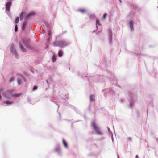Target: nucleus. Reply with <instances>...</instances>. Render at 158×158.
Wrapping results in <instances>:
<instances>
[{
	"mask_svg": "<svg viewBox=\"0 0 158 158\" xmlns=\"http://www.w3.org/2000/svg\"><path fill=\"white\" fill-rule=\"evenodd\" d=\"M24 15V13L23 12L21 13L20 16V20H22L23 18V16Z\"/></svg>",
	"mask_w": 158,
	"mask_h": 158,
	"instance_id": "f8f14e48",
	"label": "nucleus"
},
{
	"mask_svg": "<svg viewBox=\"0 0 158 158\" xmlns=\"http://www.w3.org/2000/svg\"><path fill=\"white\" fill-rule=\"evenodd\" d=\"M19 22V17H17L15 20V23H18Z\"/></svg>",
	"mask_w": 158,
	"mask_h": 158,
	"instance_id": "b1692460",
	"label": "nucleus"
},
{
	"mask_svg": "<svg viewBox=\"0 0 158 158\" xmlns=\"http://www.w3.org/2000/svg\"><path fill=\"white\" fill-rule=\"evenodd\" d=\"M19 48L21 50L24 52H26L27 51V50L26 48H24L22 45V43L21 42H19Z\"/></svg>",
	"mask_w": 158,
	"mask_h": 158,
	"instance_id": "20e7f679",
	"label": "nucleus"
},
{
	"mask_svg": "<svg viewBox=\"0 0 158 158\" xmlns=\"http://www.w3.org/2000/svg\"><path fill=\"white\" fill-rule=\"evenodd\" d=\"M17 76H19L20 77H21V78H23L24 80V81L25 82H26V79L25 78H24L23 77V76L21 74H20V73H17Z\"/></svg>",
	"mask_w": 158,
	"mask_h": 158,
	"instance_id": "ddd939ff",
	"label": "nucleus"
},
{
	"mask_svg": "<svg viewBox=\"0 0 158 158\" xmlns=\"http://www.w3.org/2000/svg\"><path fill=\"white\" fill-rule=\"evenodd\" d=\"M130 27L131 30L133 29V23L132 21H130L129 22Z\"/></svg>",
	"mask_w": 158,
	"mask_h": 158,
	"instance_id": "0eeeda50",
	"label": "nucleus"
},
{
	"mask_svg": "<svg viewBox=\"0 0 158 158\" xmlns=\"http://www.w3.org/2000/svg\"><path fill=\"white\" fill-rule=\"evenodd\" d=\"M14 92V90L13 89H11L10 90H7L6 91V94H11L12 93Z\"/></svg>",
	"mask_w": 158,
	"mask_h": 158,
	"instance_id": "6e6552de",
	"label": "nucleus"
},
{
	"mask_svg": "<svg viewBox=\"0 0 158 158\" xmlns=\"http://www.w3.org/2000/svg\"><path fill=\"white\" fill-rule=\"evenodd\" d=\"M35 14V13H30V14H29L28 15H27V17H26V18H28L29 17H30L33 15H34Z\"/></svg>",
	"mask_w": 158,
	"mask_h": 158,
	"instance_id": "2eb2a0df",
	"label": "nucleus"
},
{
	"mask_svg": "<svg viewBox=\"0 0 158 158\" xmlns=\"http://www.w3.org/2000/svg\"><path fill=\"white\" fill-rule=\"evenodd\" d=\"M60 35H57L56 36V39H58L60 38Z\"/></svg>",
	"mask_w": 158,
	"mask_h": 158,
	"instance_id": "c756f323",
	"label": "nucleus"
},
{
	"mask_svg": "<svg viewBox=\"0 0 158 158\" xmlns=\"http://www.w3.org/2000/svg\"><path fill=\"white\" fill-rule=\"evenodd\" d=\"M13 102L12 101H7L5 102L4 103L7 104H11L13 103Z\"/></svg>",
	"mask_w": 158,
	"mask_h": 158,
	"instance_id": "6ab92c4d",
	"label": "nucleus"
},
{
	"mask_svg": "<svg viewBox=\"0 0 158 158\" xmlns=\"http://www.w3.org/2000/svg\"><path fill=\"white\" fill-rule=\"evenodd\" d=\"M136 158H139V157L138 155H136Z\"/></svg>",
	"mask_w": 158,
	"mask_h": 158,
	"instance_id": "7c9ffc66",
	"label": "nucleus"
},
{
	"mask_svg": "<svg viewBox=\"0 0 158 158\" xmlns=\"http://www.w3.org/2000/svg\"><path fill=\"white\" fill-rule=\"evenodd\" d=\"M11 51L12 53L13 54H16V51H15L14 45L13 44H11L10 46Z\"/></svg>",
	"mask_w": 158,
	"mask_h": 158,
	"instance_id": "423d86ee",
	"label": "nucleus"
},
{
	"mask_svg": "<svg viewBox=\"0 0 158 158\" xmlns=\"http://www.w3.org/2000/svg\"><path fill=\"white\" fill-rule=\"evenodd\" d=\"M63 55V52L62 50H60L58 52V56L60 57H61Z\"/></svg>",
	"mask_w": 158,
	"mask_h": 158,
	"instance_id": "dca6fc26",
	"label": "nucleus"
},
{
	"mask_svg": "<svg viewBox=\"0 0 158 158\" xmlns=\"http://www.w3.org/2000/svg\"><path fill=\"white\" fill-rule=\"evenodd\" d=\"M44 23H45V25H46V26L47 27H48V26H49V24H48V23L47 22L45 21V22H44Z\"/></svg>",
	"mask_w": 158,
	"mask_h": 158,
	"instance_id": "cd10ccee",
	"label": "nucleus"
},
{
	"mask_svg": "<svg viewBox=\"0 0 158 158\" xmlns=\"http://www.w3.org/2000/svg\"><path fill=\"white\" fill-rule=\"evenodd\" d=\"M11 3L10 2H9L7 3L6 6V9L7 11H9L10 10V8Z\"/></svg>",
	"mask_w": 158,
	"mask_h": 158,
	"instance_id": "39448f33",
	"label": "nucleus"
},
{
	"mask_svg": "<svg viewBox=\"0 0 158 158\" xmlns=\"http://www.w3.org/2000/svg\"><path fill=\"white\" fill-rule=\"evenodd\" d=\"M107 14L106 13L103 16V19H106V17L107 16Z\"/></svg>",
	"mask_w": 158,
	"mask_h": 158,
	"instance_id": "5701e85b",
	"label": "nucleus"
},
{
	"mask_svg": "<svg viewBox=\"0 0 158 158\" xmlns=\"http://www.w3.org/2000/svg\"><path fill=\"white\" fill-rule=\"evenodd\" d=\"M52 44L54 47L63 48L67 46L68 45V43L62 40L54 42L52 43Z\"/></svg>",
	"mask_w": 158,
	"mask_h": 158,
	"instance_id": "f257e3e1",
	"label": "nucleus"
},
{
	"mask_svg": "<svg viewBox=\"0 0 158 158\" xmlns=\"http://www.w3.org/2000/svg\"><path fill=\"white\" fill-rule=\"evenodd\" d=\"M27 22L26 21H25L23 24V25L22 26V29L23 30L25 29V27L27 25Z\"/></svg>",
	"mask_w": 158,
	"mask_h": 158,
	"instance_id": "9d476101",
	"label": "nucleus"
},
{
	"mask_svg": "<svg viewBox=\"0 0 158 158\" xmlns=\"http://www.w3.org/2000/svg\"><path fill=\"white\" fill-rule=\"evenodd\" d=\"M48 34L50 36L51 34V32L50 30H49L48 31Z\"/></svg>",
	"mask_w": 158,
	"mask_h": 158,
	"instance_id": "bb28decb",
	"label": "nucleus"
},
{
	"mask_svg": "<svg viewBox=\"0 0 158 158\" xmlns=\"http://www.w3.org/2000/svg\"><path fill=\"white\" fill-rule=\"evenodd\" d=\"M55 151L57 152H60V149L59 148H56L55 149Z\"/></svg>",
	"mask_w": 158,
	"mask_h": 158,
	"instance_id": "aec40b11",
	"label": "nucleus"
},
{
	"mask_svg": "<svg viewBox=\"0 0 158 158\" xmlns=\"http://www.w3.org/2000/svg\"><path fill=\"white\" fill-rule=\"evenodd\" d=\"M17 82L19 85H20L21 84V80L19 78H17Z\"/></svg>",
	"mask_w": 158,
	"mask_h": 158,
	"instance_id": "a211bd4d",
	"label": "nucleus"
},
{
	"mask_svg": "<svg viewBox=\"0 0 158 158\" xmlns=\"http://www.w3.org/2000/svg\"><path fill=\"white\" fill-rule=\"evenodd\" d=\"M37 89V87L36 86H34L33 88V90H35Z\"/></svg>",
	"mask_w": 158,
	"mask_h": 158,
	"instance_id": "c85d7f7f",
	"label": "nucleus"
},
{
	"mask_svg": "<svg viewBox=\"0 0 158 158\" xmlns=\"http://www.w3.org/2000/svg\"><path fill=\"white\" fill-rule=\"evenodd\" d=\"M78 11L81 13H85L86 11L85 10L83 9H79L78 10Z\"/></svg>",
	"mask_w": 158,
	"mask_h": 158,
	"instance_id": "9b49d317",
	"label": "nucleus"
},
{
	"mask_svg": "<svg viewBox=\"0 0 158 158\" xmlns=\"http://www.w3.org/2000/svg\"><path fill=\"white\" fill-rule=\"evenodd\" d=\"M50 37H49L48 38V40H47L48 41L49 40H50Z\"/></svg>",
	"mask_w": 158,
	"mask_h": 158,
	"instance_id": "2f4dec72",
	"label": "nucleus"
},
{
	"mask_svg": "<svg viewBox=\"0 0 158 158\" xmlns=\"http://www.w3.org/2000/svg\"><path fill=\"white\" fill-rule=\"evenodd\" d=\"M92 125L93 128L97 134L99 135H102V132L99 131V129L96 126L95 122H92Z\"/></svg>",
	"mask_w": 158,
	"mask_h": 158,
	"instance_id": "7ed1b4c3",
	"label": "nucleus"
},
{
	"mask_svg": "<svg viewBox=\"0 0 158 158\" xmlns=\"http://www.w3.org/2000/svg\"><path fill=\"white\" fill-rule=\"evenodd\" d=\"M14 77H11V78H10V79H9V82L10 83L11 82H12V81H13L14 80Z\"/></svg>",
	"mask_w": 158,
	"mask_h": 158,
	"instance_id": "412c9836",
	"label": "nucleus"
},
{
	"mask_svg": "<svg viewBox=\"0 0 158 158\" xmlns=\"http://www.w3.org/2000/svg\"><path fill=\"white\" fill-rule=\"evenodd\" d=\"M30 41V40L29 39H27L22 40L23 43L27 48H31V47L29 44Z\"/></svg>",
	"mask_w": 158,
	"mask_h": 158,
	"instance_id": "f03ea898",
	"label": "nucleus"
},
{
	"mask_svg": "<svg viewBox=\"0 0 158 158\" xmlns=\"http://www.w3.org/2000/svg\"><path fill=\"white\" fill-rule=\"evenodd\" d=\"M21 93H19V94H13L12 96L14 97H19L21 95Z\"/></svg>",
	"mask_w": 158,
	"mask_h": 158,
	"instance_id": "f3484780",
	"label": "nucleus"
},
{
	"mask_svg": "<svg viewBox=\"0 0 158 158\" xmlns=\"http://www.w3.org/2000/svg\"><path fill=\"white\" fill-rule=\"evenodd\" d=\"M17 30H18V27H17V25H16L15 27V32H16V31H17Z\"/></svg>",
	"mask_w": 158,
	"mask_h": 158,
	"instance_id": "a878e982",
	"label": "nucleus"
},
{
	"mask_svg": "<svg viewBox=\"0 0 158 158\" xmlns=\"http://www.w3.org/2000/svg\"><path fill=\"white\" fill-rule=\"evenodd\" d=\"M96 25H101L100 24V22H99V21L98 19H97L96 22Z\"/></svg>",
	"mask_w": 158,
	"mask_h": 158,
	"instance_id": "393cba45",
	"label": "nucleus"
},
{
	"mask_svg": "<svg viewBox=\"0 0 158 158\" xmlns=\"http://www.w3.org/2000/svg\"><path fill=\"white\" fill-rule=\"evenodd\" d=\"M90 99L91 101H94V96L93 95H91L90 96Z\"/></svg>",
	"mask_w": 158,
	"mask_h": 158,
	"instance_id": "4468645a",
	"label": "nucleus"
},
{
	"mask_svg": "<svg viewBox=\"0 0 158 158\" xmlns=\"http://www.w3.org/2000/svg\"><path fill=\"white\" fill-rule=\"evenodd\" d=\"M52 60L53 62H54L56 60V58L54 55L53 56Z\"/></svg>",
	"mask_w": 158,
	"mask_h": 158,
	"instance_id": "4be33fe9",
	"label": "nucleus"
},
{
	"mask_svg": "<svg viewBox=\"0 0 158 158\" xmlns=\"http://www.w3.org/2000/svg\"><path fill=\"white\" fill-rule=\"evenodd\" d=\"M62 141H63V143L64 145V147L65 148H67L68 145H67V143H66V142L65 140L64 139H63Z\"/></svg>",
	"mask_w": 158,
	"mask_h": 158,
	"instance_id": "1a4fd4ad",
	"label": "nucleus"
}]
</instances>
